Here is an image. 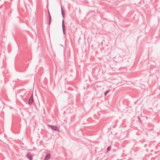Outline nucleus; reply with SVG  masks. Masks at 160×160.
<instances>
[{"label": "nucleus", "instance_id": "1a4fd4ad", "mask_svg": "<svg viewBox=\"0 0 160 160\" xmlns=\"http://www.w3.org/2000/svg\"><path fill=\"white\" fill-rule=\"evenodd\" d=\"M109 92H110V91H109V90H108V91H106L105 92V93H104L105 95H107V94H108Z\"/></svg>", "mask_w": 160, "mask_h": 160}, {"label": "nucleus", "instance_id": "f03ea898", "mask_svg": "<svg viewBox=\"0 0 160 160\" xmlns=\"http://www.w3.org/2000/svg\"><path fill=\"white\" fill-rule=\"evenodd\" d=\"M33 95H32L30 97L29 99L28 100V103L29 104L31 105L32 104L33 102Z\"/></svg>", "mask_w": 160, "mask_h": 160}, {"label": "nucleus", "instance_id": "423d86ee", "mask_svg": "<svg viewBox=\"0 0 160 160\" xmlns=\"http://www.w3.org/2000/svg\"><path fill=\"white\" fill-rule=\"evenodd\" d=\"M62 28V31H63V32L64 33V35L65 34V33H66V29H65V27H63V28Z\"/></svg>", "mask_w": 160, "mask_h": 160}, {"label": "nucleus", "instance_id": "9d476101", "mask_svg": "<svg viewBox=\"0 0 160 160\" xmlns=\"http://www.w3.org/2000/svg\"><path fill=\"white\" fill-rule=\"evenodd\" d=\"M110 149H111V147H110V146H109V147H108V148H107V151H109L110 150Z\"/></svg>", "mask_w": 160, "mask_h": 160}, {"label": "nucleus", "instance_id": "7ed1b4c3", "mask_svg": "<svg viewBox=\"0 0 160 160\" xmlns=\"http://www.w3.org/2000/svg\"><path fill=\"white\" fill-rule=\"evenodd\" d=\"M27 157L29 158L30 160L32 159V155L31 152H28L27 154Z\"/></svg>", "mask_w": 160, "mask_h": 160}, {"label": "nucleus", "instance_id": "0eeeda50", "mask_svg": "<svg viewBox=\"0 0 160 160\" xmlns=\"http://www.w3.org/2000/svg\"><path fill=\"white\" fill-rule=\"evenodd\" d=\"M49 15V24H50L51 20V17L50 15V14L49 12H48Z\"/></svg>", "mask_w": 160, "mask_h": 160}, {"label": "nucleus", "instance_id": "f257e3e1", "mask_svg": "<svg viewBox=\"0 0 160 160\" xmlns=\"http://www.w3.org/2000/svg\"><path fill=\"white\" fill-rule=\"evenodd\" d=\"M50 127L53 130L57 131H59V129L58 127L56 126L50 125Z\"/></svg>", "mask_w": 160, "mask_h": 160}, {"label": "nucleus", "instance_id": "6e6552de", "mask_svg": "<svg viewBox=\"0 0 160 160\" xmlns=\"http://www.w3.org/2000/svg\"><path fill=\"white\" fill-rule=\"evenodd\" d=\"M62 28H63V27H65L64 25V20L63 19L62 20Z\"/></svg>", "mask_w": 160, "mask_h": 160}, {"label": "nucleus", "instance_id": "20e7f679", "mask_svg": "<svg viewBox=\"0 0 160 160\" xmlns=\"http://www.w3.org/2000/svg\"><path fill=\"white\" fill-rule=\"evenodd\" d=\"M51 157V155L50 153H48L47 154L44 160H48Z\"/></svg>", "mask_w": 160, "mask_h": 160}, {"label": "nucleus", "instance_id": "39448f33", "mask_svg": "<svg viewBox=\"0 0 160 160\" xmlns=\"http://www.w3.org/2000/svg\"><path fill=\"white\" fill-rule=\"evenodd\" d=\"M61 12H62V16L63 18H64V16H65V13H64V10H63V8H62V6H61Z\"/></svg>", "mask_w": 160, "mask_h": 160}]
</instances>
